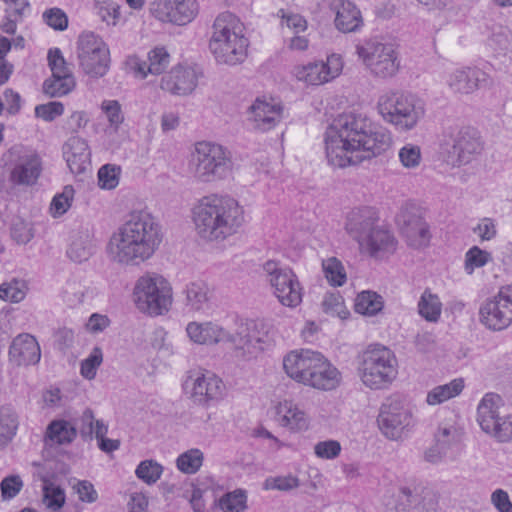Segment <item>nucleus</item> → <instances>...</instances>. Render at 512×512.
I'll list each match as a JSON object with an SVG mask.
<instances>
[{
    "label": "nucleus",
    "instance_id": "obj_1",
    "mask_svg": "<svg viewBox=\"0 0 512 512\" xmlns=\"http://www.w3.org/2000/svg\"><path fill=\"white\" fill-rule=\"evenodd\" d=\"M390 144L391 134L384 128L373 127L362 114L339 115L325 133L326 157L336 168L358 165L386 151Z\"/></svg>",
    "mask_w": 512,
    "mask_h": 512
},
{
    "label": "nucleus",
    "instance_id": "obj_2",
    "mask_svg": "<svg viewBox=\"0 0 512 512\" xmlns=\"http://www.w3.org/2000/svg\"><path fill=\"white\" fill-rule=\"evenodd\" d=\"M161 241L160 226L155 218L144 211L133 212L111 236L108 253L118 264L137 266L152 257Z\"/></svg>",
    "mask_w": 512,
    "mask_h": 512
},
{
    "label": "nucleus",
    "instance_id": "obj_3",
    "mask_svg": "<svg viewBox=\"0 0 512 512\" xmlns=\"http://www.w3.org/2000/svg\"><path fill=\"white\" fill-rule=\"evenodd\" d=\"M186 332L189 338L198 344L229 342L233 346L235 356L243 359L256 357L273 342L269 327L262 320L242 322L234 333L213 322H190Z\"/></svg>",
    "mask_w": 512,
    "mask_h": 512
},
{
    "label": "nucleus",
    "instance_id": "obj_4",
    "mask_svg": "<svg viewBox=\"0 0 512 512\" xmlns=\"http://www.w3.org/2000/svg\"><path fill=\"white\" fill-rule=\"evenodd\" d=\"M195 229L206 241H223L236 234L244 223V211L229 196L211 194L198 200L192 210Z\"/></svg>",
    "mask_w": 512,
    "mask_h": 512
},
{
    "label": "nucleus",
    "instance_id": "obj_5",
    "mask_svg": "<svg viewBox=\"0 0 512 512\" xmlns=\"http://www.w3.org/2000/svg\"><path fill=\"white\" fill-rule=\"evenodd\" d=\"M377 110L382 119L400 132L415 129L426 114L425 101L418 95L389 89L377 100Z\"/></svg>",
    "mask_w": 512,
    "mask_h": 512
},
{
    "label": "nucleus",
    "instance_id": "obj_6",
    "mask_svg": "<svg viewBox=\"0 0 512 512\" xmlns=\"http://www.w3.org/2000/svg\"><path fill=\"white\" fill-rule=\"evenodd\" d=\"M232 170L230 152L220 144L197 142L189 160V171L199 182L210 183L226 178Z\"/></svg>",
    "mask_w": 512,
    "mask_h": 512
},
{
    "label": "nucleus",
    "instance_id": "obj_7",
    "mask_svg": "<svg viewBox=\"0 0 512 512\" xmlns=\"http://www.w3.org/2000/svg\"><path fill=\"white\" fill-rule=\"evenodd\" d=\"M358 370L366 387L374 390L383 389L397 376V359L385 346H369L361 356Z\"/></svg>",
    "mask_w": 512,
    "mask_h": 512
},
{
    "label": "nucleus",
    "instance_id": "obj_8",
    "mask_svg": "<svg viewBox=\"0 0 512 512\" xmlns=\"http://www.w3.org/2000/svg\"><path fill=\"white\" fill-rule=\"evenodd\" d=\"M133 299L141 312L152 316L161 315L167 312L172 304V289L161 275L147 273L137 280Z\"/></svg>",
    "mask_w": 512,
    "mask_h": 512
},
{
    "label": "nucleus",
    "instance_id": "obj_9",
    "mask_svg": "<svg viewBox=\"0 0 512 512\" xmlns=\"http://www.w3.org/2000/svg\"><path fill=\"white\" fill-rule=\"evenodd\" d=\"M441 146L447 154V162L454 167L475 161L484 150L479 132L471 127L445 129Z\"/></svg>",
    "mask_w": 512,
    "mask_h": 512
},
{
    "label": "nucleus",
    "instance_id": "obj_10",
    "mask_svg": "<svg viewBox=\"0 0 512 512\" xmlns=\"http://www.w3.org/2000/svg\"><path fill=\"white\" fill-rule=\"evenodd\" d=\"M356 53L374 77L392 78L400 68L395 44L382 42L378 37H372L357 44Z\"/></svg>",
    "mask_w": 512,
    "mask_h": 512
},
{
    "label": "nucleus",
    "instance_id": "obj_11",
    "mask_svg": "<svg viewBox=\"0 0 512 512\" xmlns=\"http://www.w3.org/2000/svg\"><path fill=\"white\" fill-rule=\"evenodd\" d=\"M502 398L495 393H487L477 407V421L483 432L500 443L512 439V415H502Z\"/></svg>",
    "mask_w": 512,
    "mask_h": 512
},
{
    "label": "nucleus",
    "instance_id": "obj_12",
    "mask_svg": "<svg viewBox=\"0 0 512 512\" xmlns=\"http://www.w3.org/2000/svg\"><path fill=\"white\" fill-rule=\"evenodd\" d=\"M77 54L84 72L94 78L106 75L110 66L107 45L96 34H80Z\"/></svg>",
    "mask_w": 512,
    "mask_h": 512
},
{
    "label": "nucleus",
    "instance_id": "obj_13",
    "mask_svg": "<svg viewBox=\"0 0 512 512\" xmlns=\"http://www.w3.org/2000/svg\"><path fill=\"white\" fill-rule=\"evenodd\" d=\"M396 223L410 247L419 249L429 245L431 240L429 225L419 206L413 203L403 205L396 215Z\"/></svg>",
    "mask_w": 512,
    "mask_h": 512
},
{
    "label": "nucleus",
    "instance_id": "obj_14",
    "mask_svg": "<svg viewBox=\"0 0 512 512\" xmlns=\"http://www.w3.org/2000/svg\"><path fill=\"white\" fill-rule=\"evenodd\" d=\"M480 322L489 330L502 331L512 323V286L500 288L479 310Z\"/></svg>",
    "mask_w": 512,
    "mask_h": 512
},
{
    "label": "nucleus",
    "instance_id": "obj_15",
    "mask_svg": "<svg viewBox=\"0 0 512 512\" xmlns=\"http://www.w3.org/2000/svg\"><path fill=\"white\" fill-rule=\"evenodd\" d=\"M377 422L388 439L397 440L412 424V413L400 397L391 396L381 405Z\"/></svg>",
    "mask_w": 512,
    "mask_h": 512
},
{
    "label": "nucleus",
    "instance_id": "obj_16",
    "mask_svg": "<svg viewBox=\"0 0 512 512\" xmlns=\"http://www.w3.org/2000/svg\"><path fill=\"white\" fill-rule=\"evenodd\" d=\"M264 271L274 288L279 302L287 307H295L302 301V292L296 275L289 268H282L277 262L267 261Z\"/></svg>",
    "mask_w": 512,
    "mask_h": 512
},
{
    "label": "nucleus",
    "instance_id": "obj_17",
    "mask_svg": "<svg viewBox=\"0 0 512 512\" xmlns=\"http://www.w3.org/2000/svg\"><path fill=\"white\" fill-rule=\"evenodd\" d=\"M8 154L13 165L9 175L10 182L25 186L35 184L42 170L39 155L19 145L12 147Z\"/></svg>",
    "mask_w": 512,
    "mask_h": 512
},
{
    "label": "nucleus",
    "instance_id": "obj_18",
    "mask_svg": "<svg viewBox=\"0 0 512 512\" xmlns=\"http://www.w3.org/2000/svg\"><path fill=\"white\" fill-rule=\"evenodd\" d=\"M149 11L161 22L184 26L197 16L199 5L196 0H155Z\"/></svg>",
    "mask_w": 512,
    "mask_h": 512
},
{
    "label": "nucleus",
    "instance_id": "obj_19",
    "mask_svg": "<svg viewBox=\"0 0 512 512\" xmlns=\"http://www.w3.org/2000/svg\"><path fill=\"white\" fill-rule=\"evenodd\" d=\"M48 65L52 76L43 83V92L49 97H61L70 93L75 87L74 76L59 48L48 52Z\"/></svg>",
    "mask_w": 512,
    "mask_h": 512
},
{
    "label": "nucleus",
    "instance_id": "obj_20",
    "mask_svg": "<svg viewBox=\"0 0 512 512\" xmlns=\"http://www.w3.org/2000/svg\"><path fill=\"white\" fill-rule=\"evenodd\" d=\"M248 39L244 34H213L209 48L218 63L236 65L247 57Z\"/></svg>",
    "mask_w": 512,
    "mask_h": 512
},
{
    "label": "nucleus",
    "instance_id": "obj_21",
    "mask_svg": "<svg viewBox=\"0 0 512 512\" xmlns=\"http://www.w3.org/2000/svg\"><path fill=\"white\" fill-rule=\"evenodd\" d=\"M185 387H190L194 402L202 405H209L211 402L221 400L225 392L222 380L210 372L189 376Z\"/></svg>",
    "mask_w": 512,
    "mask_h": 512
},
{
    "label": "nucleus",
    "instance_id": "obj_22",
    "mask_svg": "<svg viewBox=\"0 0 512 512\" xmlns=\"http://www.w3.org/2000/svg\"><path fill=\"white\" fill-rule=\"evenodd\" d=\"M492 84L490 76L477 67H462L451 72L447 85L453 93L468 95Z\"/></svg>",
    "mask_w": 512,
    "mask_h": 512
},
{
    "label": "nucleus",
    "instance_id": "obj_23",
    "mask_svg": "<svg viewBox=\"0 0 512 512\" xmlns=\"http://www.w3.org/2000/svg\"><path fill=\"white\" fill-rule=\"evenodd\" d=\"M283 117V107L273 99L257 98L248 108V121L252 128L266 132L276 127Z\"/></svg>",
    "mask_w": 512,
    "mask_h": 512
},
{
    "label": "nucleus",
    "instance_id": "obj_24",
    "mask_svg": "<svg viewBox=\"0 0 512 512\" xmlns=\"http://www.w3.org/2000/svg\"><path fill=\"white\" fill-rule=\"evenodd\" d=\"M200 75L195 67L177 65L162 77L160 87L173 95L186 96L195 90Z\"/></svg>",
    "mask_w": 512,
    "mask_h": 512
},
{
    "label": "nucleus",
    "instance_id": "obj_25",
    "mask_svg": "<svg viewBox=\"0 0 512 512\" xmlns=\"http://www.w3.org/2000/svg\"><path fill=\"white\" fill-rule=\"evenodd\" d=\"M378 214L372 207L364 206L351 210L346 217L347 234L360 244L378 225Z\"/></svg>",
    "mask_w": 512,
    "mask_h": 512
},
{
    "label": "nucleus",
    "instance_id": "obj_26",
    "mask_svg": "<svg viewBox=\"0 0 512 512\" xmlns=\"http://www.w3.org/2000/svg\"><path fill=\"white\" fill-rule=\"evenodd\" d=\"M9 357L18 366L37 364L41 358V350L36 338L28 333L16 336L10 345Z\"/></svg>",
    "mask_w": 512,
    "mask_h": 512
},
{
    "label": "nucleus",
    "instance_id": "obj_27",
    "mask_svg": "<svg viewBox=\"0 0 512 512\" xmlns=\"http://www.w3.org/2000/svg\"><path fill=\"white\" fill-rule=\"evenodd\" d=\"M318 354L312 350L292 351L284 357L283 368L290 378L306 385Z\"/></svg>",
    "mask_w": 512,
    "mask_h": 512
},
{
    "label": "nucleus",
    "instance_id": "obj_28",
    "mask_svg": "<svg viewBox=\"0 0 512 512\" xmlns=\"http://www.w3.org/2000/svg\"><path fill=\"white\" fill-rule=\"evenodd\" d=\"M330 9L335 13V27L339 32H355L363 25L360 10L350 0H331Z\"/></svg>",
    "mask_w": 512,
    "mask_h": 512
},
{
    "label": "nucleus",
    "instance_id": "obj_29",
    "mask_svg": "<svg viewBox=\"0 0 512 512\" xmlns=\"http://www.w3.org/2000/svg\"><path fill=\"white\" fill-rule=\"evenodd\" d=\"M396 246L397 241L394 235L379 225L359 244L361 252L367 253L371 257L394 253Z\"/></svg>",
    "mask_w": 512,
    "mask_h": 512
},
{
    "label": "nucleus",
    "instance_id": "obj_30",
    "mask_svg": "<svg viewBox=\"0 0 512 512\" xmlns=\"http://www.w3.org/2000/svg\"><path fill=\"white\" fill-rule=\"evenodd\" d=\"M340 378L337 368L319 353L306 385L321 390H332L338 386Z\"/></svg>",
    "mask_w": 512,
    "mask_h": 512
},
{
    "label": "nucleus",
    "instance_id": "obj_31",
    "mask_svg": "<svg viewBox=\"0 0 512 512\" xmlns=\"http://www.w3.org/2000/svg\"><path fill=\"white\" fill-rule=\"evenodd\" d=\"M90 150L86 140L70 137L63 145V156L74 174L83 173L90 164Z\"/></svg>",
    "mask_w": 512,
    "mask_h": 512
},
{
    "label": "nucleus",
    "instance_id": "obj_32",
    "mask_svg": "<svg viewBox=\"0 0 512 512\" xmlns=\"http://www.w3.org/2000/svg\"><path fill=\"white\" fill-rule=\"evenodd\" d=\"M186 306L194 311H204L209 308L211 291L204 281H194L187 284L184 290Z\"/></svg>",
    "mask_w": 512,
    "mask_h": 512
},
{
    "label": "nucleus",
    "instance_id": "obj_33",
    "mask_svg": "<svg viewBox=\"0 0 512 512\" xmlns=\"http://www.w3.org/2000/svg\"><path fill=\"white\" fill-rule=\"evenodd\" d=\"M281 416V425L293 431L305 430L308 427V420L305 413L290 401L281 402L277 408Z\"/></svg>",
    "mask_w": 512,
    "mask_h": 512
},
{
    "label": "nucleus",
    "instance_id": "obj_34",
    "mask_svg": "<svg viewBox=\"0 0 512 512\" xmlns=\"http://www.w3.org/2000/svg\"><path fill=\"white\" fill-rule=\"evenodd\" d=\"M464 389V381L462 378L453 379L451 382L438 385L431 389L426 396L428 405H439L449 399L458 396Z\"/></svg>",
    "mask_w": 512,
    "mask_h": 512
},
{
    "label": "nucleus",
    "instance_id": "obj_35",
    "mask_svg": "<svg viewBox=\"0 0 512 512\" xmlns=\"http://www.w3.org/2000/svg\"><path fill=\"white\" fill-rule=\"evenodd\" d=\"M19 421L16 412L7 406L0 407V450L5 449L18 430Z\"/></svg>",
    "mask_w": 512,
    "mask_h": 512
},
{
    "label": "nucleus",
    "instance_id": "obj_36",
    "mask_svg": "<svg viewBox=\"0 0 512 512\" xmlns=\"http://www.w3.org/2000/svg\"><path fill=\"white\" fill-rule=\"evenodd\" d=\"M293 73L299 81H304L310 85H320L329 82L326 75L324 62H313L307 65L297 66Z\"/></svg>",
    "mask_w": 512,
    "mask_h": 512
},
{
    "label": "nucleus",
    "instance_id": "obj_37",
    "mask_svg": "<svg viewBox=\"0 0 512 512\" xmlns=\"http://www.w3.org/2000/svg\"><path fill=\"white\" fill-rule=\"evenodd\" d=\"M418 313L426 321L436 323L439 321L442 312V303L438 295L426 289L418 301Z\"/></svg>",
    "mask_w": 512,
    "mask_h": 512
},
{
    "label": "nucleus",
    "instance_id": "obj_38",
    "mask_svg": "<svg viewBox=\"0 0 512 512\" xmlns=\"http://www.w3.org/2000/svg\"><path fill=\"white\" fill-rule=\"evenodd\" d=\"M77 435L76 428L65 420H56L49 424L46 432L52 444L64 445L71 443Z\"/></svg>",
    "mask_w": 512,
    "mask_h": 512
},
{
    "label": "nucleus",
    "instance_id": "obj_39",
    "mask_svg": "<svg viewBox=\"0 0 512 512\" xmlns=\"http://www.w3.org/2000/svg\"><path fill=\"white\" fill-rule=\"evenodd\" d=\"M424 488L420 485H406L399 489L397 509L400 511L420 509Z\"/></svg>",
    "mask_w": 512,
    "mask_h": 512
},
{
    "label": "nucleus",
    "instance_id": "obj_40",
    "mask_svg": "<svg viewBox=\"0 0 512 512\" xmlns=\"http://www.w3.org/2000/svg\"><path fill=\"white\" fill-rule=\"evenodd\" d=\"M462 435L459 427L453 424H444L439 426L434 435V441L448 454L460 444Z\"/></svg>",
    "mask_w": 512,
    "mask_h": 512
},
{
    "label": "nucleus",
    "instance_id": "obj_41",
    "mask_svg": "<svg viewBox=\"0 0 512 512\" xmlns=\"http://www.w3.org/2000/svg\"><path fill=\"white\" fill-rule=\"evenodd\" d=\"M94 253V244L87 233L75 237L67 250L68 257L75 262H83Z\"/></svg>",
    "mask_w": 512,
    "mask_h": 512
},
{
    "label": "nucleus",
    "instance_id": "obj_42",
    "mask_svg": "<svg viewBox=\"0 0 512 512\" xmlns=\"http://www.w3.org/2000/svg\"><path fill=\"white\" fill-rule=\"evenodd\" d=\"M383 308L382 297L373 291H362L355 301L356 312L363 315H375Z\"/></svg>",
    "mask_w": 512,
    "mask_h": 512
},
{
    "label": "nucleus",
    "instance_id": "obj_43",
    "mask_svg": "<svg viewBox=\"0 0 512 512\" xmlns=\"http://www.w3.org/2000/svg\"><path fill=\"white\" fill-rule=\"evenodd\" d=\"M203 460V452L200 449L193 448L177 457L176 466L185 474H195L201 468Z\"/></svg>",
    "mask_w": 512,
    "mask_h": 512
},
{
    "label": "nucleus",
    "instance_id": "obj_44",
    "mask_svg": "<svg viewBox=\"0 0 512 512\" xmlns=\"http://www.w3.org/2000/svg\"><path fill=\"white\" fill-rule=\"evenodd\" d=\"M9 4V8L6 10V20L1 24V30L5 33L16 32L17 21L21 18L24 10L29 7L27 0H4Z\"/></svg>",
    "mask_w": 512,
    "mask_h": 512
},
{
    "label": "nucleus",
    "instance_id": "obj_45",
    "mask_svg": "<svg viewBox=\"0 0 512 512\" xmlns=\"http://www.w3.org/2000/svg\"><path fill=\"white\" fill-rule=\"evenodd\" d=\"M163 473V466L153 459L143 460L135 470L138 479L148 485L156 483Z\"/></svg>",
    "mask_w": 512,
    "mask_h": 512
},
{
    "label": "nucleus",
    "instance_id": "obj_46",
    "mask_svg": "<svg viewBox=\"0 0 512 512\" xmlns=\"http://www.w3.org/2000/svg\"><path fill=\"white\" fill-rule=\"evenodd\" d=\"M213 29L214 32H242L246 27L237 15L224 11L214 20Z\"/></svg>",
    "mask_w": 512,
    "mask_h": 512
},
{
    "label": "nucleus",
    "instance_id": "obj_47",
    "mask_svg": "<svg viewBox=\"0 0 512 512\" xmlns=\"http://www.w3.org/2000/svg\"><path fill=\"white\" fill-rule=\"evenodd\" d=\"M26 283L23 280L12 279L0 285V298L4 301L18 303L25 298Z\"/></svg>",
    "mask_w": 512,
    "mask_h": 512
},
{
    "label": "nucleus",
    "instance_id": "obj_48",
    "mask_svg": "<svg viewBox=\"0 0 512 512\" xmlns=\"http://www.w3.org/2000/svg\"><path fill=\"white\" fill-rule=\"evenodd\" d=\"M325 277L333 286H342L346 282V272L342 263L335 257L328 258L322 263Z\"/></svg>",
    "mask_w": 512,
    "mask_h": 512
},
{
    "label": "nucleus",
    "instance_id": "obj_49",
    "mask_svg": "<svg viewBox=\"0 0 512 512\" xmlns=\"http://www.w3.org/2000/svg\"><path fill=\"white\" fill-rule=\"evenodd\" d=\"M43 496L47 507L53 510L62 508L65 503L64 490L47 479H43Z\"/></svg>",
    "mask_w": 512,
    "mask_h": 512
},
{
    "label": "nucleus",
    "instance_id": "obj_50",
    "mask_svg": "<svg viewBox=\"0 0 512 512\" xmlns=\"http://www.w3.org/2000/svg\"><path fill=\"white\" fill-rule=\"evenodd\" d=\"M223 512H243L246 508V495L243 490H235L223 495L219 500Z\"/></svg>",
    "mask_w": 512,
    "mask_h": 512
},
{
    "label": "nucleus",
    "instance_id": "obj_51",
    "mask_svg": "<svg viewBox=\"0 0 512 512\" xmlns=\"http://www.w3.org/2000/svg\"><path fill=\"white\" fill-rule=\"evenodd\" d=\"M150 74H162L170 64V55L165 47H155L148 54Z\"/></svg>",
    "mask_w": 512,
    "mask_h": 512
},
{
    "label": "nucleus",
    "instance_id": "obj_52",
    "mask_svg": "<svg viewBox=\"0 0 512 512\" xmlns=\"http://www.w3.org/2000/svg\"><path fill=\"white\" fill-rule=\"evenodd\" d=\"M491 259L489 252L473 246L465 254V271L471 275L476 268L485 266Z\"/></svg>",
    "mask_w": 512,
    "mask_h": 512
},
{
    "label": "nucleus",
    "instance_id": "obj_53",
    "mask_svg": "<svg viewBox=\"0 0 512 512\" xmlns=\"http://www.w3.org/2000/svg\"><path fill=\"white\" fill-rule=\"evenodd\" d=\"M398 157L405 168H416L422 160L421 148L416 144L407 143L399 150Z\"/></svg>",
    "mask_w": 512,
    "mask_h": 512
},
{
    "label": "nucleus",
    "instance_id": "obj_54",
    "mask_svg": "<svg viewBox=\"0 0 512 512\" xmlns=\"http://www.w3.org/2000/svg\"><path fill=\"white\" fill-rule=\"evenodd\" d=\"M74 196V189L72 186H65L62 193L57 194L52 199L50 210L54 217L61 216L67 212L71 206Z\"/></svg>",
    "mask_w": 512,
    "mask_h": 512
},
{
    "label": "nucleus",
    "instance_id": "obj_55",
    "mask_svg": "<svg viewBox=\"0 0 512 512\" xmlns=\"http://www.w3.org/2000/svg\"><path fill=\"white\" fill-rule=\"evenodd\" d=\"M102 361V350L99 347H94L91 354L81 362V375L88 380L94 379L97 369L102 364Z\"/></svg>",
    "mask_w": 512,
    "mask_h": 512
},
{
    "label": "nucleus",
    "instance_id": "obj_56",
    "mask_svg": "<svg viewBox=\"0 0 512 512\" xmlns=\"http://www.w3.org/2000/svg\"><path fill=\"white\" fill-rule=\"evenodd\" d=\"M120 168L106 164L98 171V184L103 189H114L119 183Z\"/></svg>",
    "mask_w": 512,
    "mask_h": 512
},
{
    "label": "nucleus",
    "instance_id": "obj_57",
    "mask_svg": "<svg viewBox=\"0 0 512 512\" xmlns=\"http://www.w3.org/2000/svg\"><path fill=\"white\" fill-rule=\"evenodd\" d=\"M43 21L54 30H65L68 27V17L60 8L47 9L43 15Z\"/></svg>",
    "mask_w": 512,
    "mask_h": 512
},
{
    "label": "nucleus",
    "instance_id": "obj_58",
    "mask_svg": "<svg viewBox=\"0 0 512 512\" xmlns=\"http://www.w3.org/2000/svg\"><path fill=\"white\" fill-rule=\"evenodd\" d=\"M23 487V481L19 475H9L0 483L3 500H11L18 495Z\"/></svg>",
    "mask_w": 512,
    "mask_h": 512
},
{
    "label": "nucleus",
    "instance_id": "obj_59",
    "mask_svg": "<svg viewBox=\"0 0 512 512\" xmlns=\"http://www.w3.org/2000/svg\"><path fill=\"white\" fill-rule=\"evenodd\" d=\"M64 112V106L61 102L53 101L35 107V115L44 121L51 122L61 116Z\"/></svg>",
    "mask_w": 512,
    "mask_h": 512
},
{
    "label": "nucleus",
    "instance_id": "obj_60",
    "mask_svg": "<svg viewBox=\"0 0 512 512\" xmlns=\"http://www.w3.org/2000/svg\"><path fill=\"white\" fill-rule=\"evenodd\" d=\"M322 308L327 314L343 317L344 306L342 296L339 293H326L322 301Z\"/></svg>",
    "mask_w": 512,
    "mask_h": 512
},
{
    "label": "nucleus",
    "instance_id": "obj_61",
    "mask_svg": "<svg viewBox=\"0 0 512 512\" xmlns=\"http://www.w3.org/2000/svg\"><path fill=\"white\" fill-rule=\"evenodd\" d=\"M97 15L107 25H116L120 19V6L114 2H104L98 6Z\"/></svg>",
    "mask_w": 512,
    "mask_h": 512
},
{
    "label": "nucleus",
    "instance_id": "obj_62",
    "mask_svg": "<svg viewBox=\"0 0 512 512\" xmlns=\"http://www.w3.org/2000/svg\"><path fill=\"white\" fill-rule=\"evenodd\" d=\"M317 457L322 459H334L341 452V445L336 440H326L318 442L314 447Z\"/></svg>",
    "mask_w": 512,
    "mask_h": 512
},
{
    "label": "nucleus",
    "instance_id": "obj_63",
    "mask_svg": "<svg viewBox=\"0 0 512 512\" xmlns=\"http://www.w3.org/2000/svg\"><path fill=\"white\" fill-rule=\"evenodd\" d=\"M473 232L478 235L481 241H490L497 235L495 221L492 218L485 217L473 228Z\"/></svg>",
    "mask_w": 512,
    "mask_h": 512
},
{
    "label": "nucleus",
    "instance_id": "obj_64",
    "mask_svg": "<svg viewBox=\"0 0 512 512\" xmlns=\"http://www.w3.org/2000/svg\"><path fill=\"white\" fill-rule=\"evenodd\" d=\"M298 486V478L292 475L270 478L265 482V487L267 489H277L280 491H288Z\"/></svg>",
    "mask_w": 512,
    "mask_h": 512
}]
</instances>
